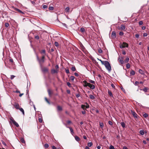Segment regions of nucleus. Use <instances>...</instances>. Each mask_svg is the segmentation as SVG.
Wrapping results in <instances>:
<instances>
[{"instance_id": "nucleus-1", "label": "nucleus", "mask_w": 149, "mask_h": 149, "mask_svg": "<svg viewBox=\"0 0 149 149\" xmlns=\"http://www.w3.org/2000/svg\"><path fill=\"white\" fill-rule=\"evenodd\" d=\"M83 82L84 84V87L88 86L91 89H93L95 88V86L94 85L91 84L90 83H88L86 81H84Z\"/></svg>"}, {"instance_id": "nucleus-2", "label": "nucleus", "mask_w": 149, "mask_h": 149, "mask_svg": "<svg viewBox=\"0 0 149 149\" xmlns=\"http://www.w3.org/2000/svg\"><path fill=\"white\" fill-rule=\"evenodd\" d=\"M105 62L103 65H105L106 68L109 72H110L111 70V67L110 64L108 61H105Z\"/></svg>"}, {"instance_id": "nucleus-3", "label": "nucleus", "mask_w": 149, "mask_h": 149, "mask_svg": "<svg viewBox=\"0 0 149 149\" xmlns=\"http://www.w3.org/2000/svg\"><path fill=\"white\" fill-rule=\"evenodd\" d=\"M45 56H42L41 59H40L38 61L40 67L42 66V63H43L45 62Z\"/></svg>"}, {"instance_id": "nucleus-4", "label": "nucleus", "mask_w": 149, "mask_h": 149, "mask_svg": "<svg viewBox=\"0 0 149 149\" xmlns=\"http://www.w3.org/2000/svg\"><path fill=\"white\" fill-rule=\"evenodd\" d=\"M41 71L44 73L47 72L48 71V69L46 67H43L42 65L40 67Z\"/></svg>"}, {"instance_id": "nucleus-5", "label": "nucleus", "mask_w": 149, "mask_h": 149, "mask_svg": "<svg viewBox=\"0 0 149 149\" xmlns=\"http://www.w3.org/2000/svg\"><path fill=\"white\" fill-rule=\"evenodd\" d=\"M128 46V45L127 43L123 42V44L121 45L120 47L121 48H122L125 47H127Z\"/></svg>"}, {"instance_id": "nucleus-6", "label": "nucleus", "mask_w": 149, "mask_h": 149, "mask_svg": "<svg viewBox=\"0 0 149 149\" xmlns=\"http://www.w3.org/2000/svg\"><path fill=\"white\" fill-rule=\"evenodd\" d=\"M123 57L119 56L118 58V60L120 63L122 64L125 63L124 61L123 60Z\"/></svg>"}, {"instance_id": "nucleus-7", "label": "nucleus", "mask_w": 149, "mask_h": 149, "mask_svg": "<svg viewBox=\"0 0 149 149\" xmlns=\"http://www.w3.org/2000/svg\"><path fill=\"white\" fill-rule=\"evenodd\" d=\"M10 120L12 122L13 124L15 125L16 127H18L19 126L18 124L14 120L13 118L10 119Z\"/></svg>"}, {"instance_id": "nucleus-8", "label": "nucleus", "mask_w": 149, "mask_h": 149, "mask_svg": "<svg viewBox=\"0 0 149 149\" xmlns=\"http://www.w3.org/2000/svg\"><path fill=\"white\" fill-rule=\"evenodd\" d=\"M65 125L66 127H67L69 128L71 133L72 134V135H73V134H74V132L73 130L72 129V128L71 127H68L67 126V125L66 124H65Z\"/></svg>"}, {"instance_id": "nucleus-9", "label": "nucleus", "mask_w": 149, "mask_h": 149, "mask_svg": "<svg viewBox=\"0 0 149 149\" xmlns=\"http://www.w3.org/2000/svg\"><path fill=\"white\" fill-rule=\"evenodd\" d=\"M14 9L16 11L18 12L19 13H22V14H24V13L23 12H22L21 10H20L18 8H14Z\"/></svg>"}, {"instance_id": "nucleus-10", "label": "nucleus", "mask_w": 149, "mask_h": 149, "mask_svg": "<svg viewBox=\"0 0 149 149\" xmlns=\"http://www.w3.org/2000/svg\"><path fill=\"white\" fill-rule=\"evenodd\" d=\"M131 113L134 118H137V115L135 112L132 111Z\"/></svg>"}, {"instance_id": "nucleus-11", "label": "nucleus", "mask_w": 149, "mask_h": 149, "mask_svg": "<svg viewBox=\"0 0 149 149\" xmlns=\"http://www.w3.org/2000/svg\"><path fill=\"white\" fill-rule=\"evenodd\" d=\"M51 72L52 74H54L55 73H57L58 71L56 70L52 69L51 70Z\"/></svg>"}, {"instance_id": "nucleus-12", "label": "nucleus", "mask_w": 149, "mask_h": 149, "mask_svg": "<svg viewBox=\"0 0 149 149\" xmlns=\"http://www.w3.org/2000/svg\"><path fill=\"white\" fill-rule=\"evenodd\" d=\"M48 92V94L49 96L50 97L51 96V95L53 93L52 91H51V90L49 89H48L47 90Z\"/></svg>"}, {"instance_id": "nucleus-13", "label": "nucleus", "mask_w": 149, "mask_h": 149, "mask_svg": "<svg viewBox=\"0 0 149 149\" xmlns=\"http://www.w3.org/2000/svg\"><path fill=\"white\" fill-rule=\"evenodd\" d=\"M14 107L17 109H19V105L18 104L16 103L14 105Z\"/></svg>"}, {"instance_id": "nucleus-14", "label": "nucleus", "mask_w": 149, "mask_h": 149, "mask_svg": "<svg viewBox=\"0 0 149 149\" xmlns=\"http://www.w3.org/2000/svg\"><path fill=\"white\" fill-rule=\"evenodd\" d=\"M111 36L112 37H116V34L115 31H113L112 33Z\"/></svg>"}, {"instance_id": "nucleus-15", "label": "nucleus", "mask_w": 149, "mask_h": 149, "mask_svg": "<svg viewBox=\"0 0 149 149\" xmlns=\"http://www.w3.org/2000/svg\"><path fill=\"white\" fill-rule=\"evenodd\" d=\"M125 28V26L123 24H122L120 25V29L122 30H124Z\"/></svg>"}, {"instance_id": "nucleus-16", "label": "nucleus", "mask_w": 149, "mask_h": 149, "mask_svg": "<svg viewBox=\"0 0 149 149\" xmlns=\"http://www.w3.org/2000/svg\"><path fill=\"white\" fill-rule=\"evenodd\" d=\"M57 110L58 111H61L62 110V108L61 107L58 106L57 107Z\"/></svg>"}, {"instance_id": "nucleus-17", "label": "nucleus", "mask_w": 149, "mask_h": 149, "mask_svg": "<svg viewBox=\"0 0 149 149\" xmlns=\"http://www.w3.org/2000/svg\"><path fill=\"white\" fill-rule=\"evenodd\" d=\"M80 31L81 33H84L85 32V28L83 27H81L80 28Z\"/></svg>"}, {"instance_id": "nucleus-18", "label": "nucleus", "mask_w": 149, "mask_h": 149, "mask_svg": "<svg viewBox=\"0 0 149 149\" xmlns=\"http://www.w3.org/2000/svg\"><path fill=\"white\" fill-rule=\"evenodd\" d=\"M88 81L90 82V83H91L92 84H95V81H94L91 80V79H89L88 80Z\"/></svg>"}, {"instance_id": "nucleus-19", "label": "nucleus", "mask_w": 149, "mask_h": 149, "mask_svg": "<svg viewBox=\"0 0 149 149\" xmlns=\"http://www.w3.org/2000/svg\"><path fill=\"white\" fill-rule=\"evenodd\" d=\"M121 125L123 128L125 127V124L123 122H121L120 123Z\"/></svg>"}, {"instance_id": "nucleus-20", "label": "nucleus", "mask_w": 149, "mask_h": 149, "mask_svg": "<svg viewBox=\"0 0 149 149\" xmlns=\"http://www.w3.org/2000/svg\"><path fill=\"white\" fill-rule=\"evenodd\" d=\"M20 141L22 143H25V141L23 138H20Z\"/></svg>"}, {"instance_id": "nucleus-21", "label": "nucleus", "mask_w": 149, "mask_h": 149, "mask_svg": "<svg viewBox=\"0 0 149 149\" xmlns=\"http://www.w3.org/2000/svg\"><path fill=\"white\" fill-rule=\"evenodd\" d=\"M21 111L23 115L24 114V109L22 108H19V109Z\"/></svg>"}, {"instance_id": "nucleus-22", "label": "nucleus", "mask_w": 149, "mask_h": 149, "mask_svg": "<svg viewBox=\"0 0 149 149\" xmlns=\"http://www.w3.org/2000/svg\"><path fill=\"white\" fill-rule=\"evenodd\" d=\"M108 93L110 96L113 97V96L112 93L109 90L108 91Z\"/></svg>"}, {"instance_id": "nucleus-23", "label": "nucleus", "mask_w": 149, "mask_h": 149, "mask_svg": "<svg viewBox=\"0 0 149 149\" xmlns=\"http://www.w3.org/2000/svg\"><path fill=\"white\" fill-rule=\"evenodd\" d=\"M70 10V8L69 7H67L65 9V12H69Z\"/></svg>"}, {"instance_id": "nucleus-24", "label": "nucleus", "mask_w": 149, "mask_h": 149, "mask_svg": "<svg viewBox=\"0 0 149 149\" xmlns=\"http://www.w3.org/2000/svg\"><path fill=\"white\" fill-rule=\"evenodd\" d=\"M129 58L128 57H126V59L124 61L125 63H127L129 61Z\"/></svg>"}, {"instance_id": "nucleus-25", "label": "nucleus", "mask_w": 149, "mask_h": 149, "mask_svg": "<svg viewBox=\"0 0 149 149\" xmlns=\"http://www.w3.org/2000/svg\"><path fill=\"white\" fill-rule=\"evenodd\" d=\"M75 139L77 141H79L80 140V139L79 137L77 136H75Z\"/></svg>"}, {"instance_id": "nucleus-26", "label": "nucleus", "mask_w": 149, "mask_h": 149, "mask_svg": "<svg viewBox=\"0 0 149 149\" xmlns=\"http://www.w3.org/2000/svg\"><path fill=\"white\" fill-rule=\"evenodd\" d=\"M139 133L141 135H143L144 134V131L143 130H140L139 132Z\"/></svg>"}, {"instance_id": "nucleus-27", "label": "nucleus", "mask_w": 149, "mask_h": 149, "mask_svg": "<svg viewBox=\"0 0 149 149\" xmlns=\"http://www.w3.org/2000/svg\"><path fill=\"white\" fill-rule=\"evenodd\" d=\"M135 73V72L133 70H132L130 72V74L132 75H134Z\"/></svg>"}, {"instance_id": "nucleus-28", "label": "nucleus", "mask_w": 149, "mask_h": 149, "mask_svg": "<svg viewBox=\"0 0 149 149\" xmlns=\"http://www.w3.org/2000/svg\"><path fill=\"white\" fill-rule=\"evenodd\" d=\"M143 116L144 117L146 118L148 117V115L147 113H145L143 114Z\"/></svg>"}, {"instance_id": "nucleus-29", "label": "nucleus", "mask_w": 149, "mask_h": 149, "mask_svg": "<svg viewBox=\"0 0 149 149\" xmlns=\"http://www.w3.org/2000/svg\"><path fill=\"white\" fill-rule=\"evenodd\" d=\"M71 70L73 71H74L76 70V69L74 66H73L71 68Z\"/></svg>"}, {"instance_id": "nucleus-30", "label": "nucleus", "mask_w": 149, "mask_h": 149, "mask_svg": "<svg viewBox=\"0 0 149 149\" xmlns=\"http://www.w3.org/2000/svg\"><path fill=\"white\" fill-rule=\"evenodd\" d=\"M93 145V143L92 142H89L88 143V147H91Z\"/></svg>"}, {"instance_id": "nucleus-31", "label": "nucleus", "mask_w": 149, "mask_h": 149, "mask_svg": "<svg viewBox=\"0 0 149 149\" xmlns=\"http://www.w3.org/2000/svg\"><path fill=\"white\" fill-rule=\"evenodd\" d=\"M139 72L141 74H144L143 71H142V70H141V69H140L139 70Z\"/></svg>"}, {"instance_id": "nucleus-32", "label": "nucleus", "mask_w": 149, "mask_h": 149, "mask_svg": "<svg viewBox=\"0 0 149 149\" xmlns=\"http://www.w3.org/2000/svg\"><path fill=\"white\" fill-rule=\"evenodd\" d=\"M89 96L90 98L91 99H93L95 98V97L93 95H90Z\"/></svg>"}, {"instance_id": "nucleus-33", "label": "nucleus", "mask_w": 149, "mask_h": 149, "mask_svg": "<svg viewBox=\"0 0 149 149\" xmlns=\"http://www.w3.org/2000/svg\"><path fill=\"white\" fill-rule=\"evenodd\" d=\"M74 79V76H71L70 77V79L72 81H73Z\"/></svg>"}, {"instance_id": "nucleus-34", "label": "nucleus", "mask_w": 149, "mask_h": 149, "mask_svg": "<svg viewBox=\"0 0 149 149\" xmlns=\"http://www.w3.org/2000/svg\"><path fill=\"white\" fill-rule=\"evenodd\" d=\"M130 67V65L129 63H128L126 65V68H127L128 69Z\"/></svg>"}, {"instance_id": "nucleus-35", "label": "nucleus", "mask_w": 149, "mask_h": 149, "mask_svg": "<svg viewBox=\"0 0 149 149\" xmlns=\"http://www.w3.org/2000/svg\"><path fill=\"white\" fill-rule=\"evenodd\" d=\"M54 45L56 47H57L59 46V44H58V43L57 42H55Z\"/></svg>"}, {"instance_id": "nucleus-36", "label": "nucleus", "mask_w": 149, "mask_h": 149, "mask_svg": "<svg viewBox=\"0 0 149 149\" xmlns=\"http://www.w3.org/2000/svg\"><path fill=\"white\" fill-rule=\"evenodd\" d=\"M49 145L47 143H45L44 145V147L46 148H48L49 147Z\"/></svg>"}, {"instance_id": "nucleus-37", "label": "nucleus", "mask_w": 149, "mask_h": 149, "mask_svg": "<svg viewBox=\"0 0 149 149\" xmlns=\"http://www.w3.org/2000/svg\"><path fill=\"white\" fill-rule=\"evenodd\" d=\"M148 89L146 87H145L143 89V90L145 92H146L147 91Z\"/></svg>"}, {"instance_id": "nucleus-38", "label": "nucleus", "mask_w": 149, "mask_h": 149, "mask_svg": "<svg viewBox=\"0 0 149 149\" xmlns=\"http://www.w3.org/2000/svg\"><path fill=\"white\" fill-rule=\"evenodd\" d=\"M49 9L50 10H52L54 9V7L52 6H49Z\"/></svg>"}, {"instance_id": "nucleus-39", "label": "nucleus", "mask_w": 149, "mask_h": 149, "mask_svg": "<svg viewBox=\"0 0 149 149\" xmlns=\"http://www.w3.org/2000/svg\"><path fill=\"white\" fill-rule=\"evenodd\" d=\"M67 85L70 87L71 86V85L70 83L69 82H67Z\"/></svg>"}, {"instance_id": "nucleus-40", "label": "nucleus", "mask_w": 149, "mask_h": 149, "mask_svg": "<svg viewBox=\"0 0 149 149\" xmlns=\"http://www.w3.org/2000/svg\"><path fill=\"white\" fill-rule=\"evenodd\" d=\"M9 26V24L8 23H6L5 24V27H7Z\"/></svg>"}, {"instance_id": "nucleus-41", "label": "nucleus", "mask_w": 149, "mask_h": 149, "mask_svg": "<svg viewBox=\"0 0 149 149\" xmlns=\"http://www.w3.org/2000/svg\"><path fill=\"white\" fill-rule=\"evenodd\" d=\"M42 8L44 9H45L47 8H48V6L47 5H44L43 6Z\"/></svg>"}, {"instance_id": "nucleus-42", "label": "nucleus", "mask_w": 149, "mask_h": 149, "mask_svg": "<svg viewBox=\"0 0 149 149\" xmlns=\"http://www.w3.org/2000/svg\"><path fill=\"white\" fill-rule=\"evenodd\" d=\"M109 149H114V148L113 146L111 145L109 147Z\"/></svg>"}, {"instance_id": "nucleus-43", "label": "nucleus", "mask_w": 149, "mask_h": 149, "mask_svg": "<svg viewBox=\"0 0 149 149\" xmlns=\"http://www.w3.org/2000/svg\"><path fill=\"white\" fill-rule=\"evenodd\" d=\"M100 127H103L104 125L103 123H100Z\"/></svg>"}, {"instance_id": "nucleus-44", "label": "nucleus", "mask_w": 149, "mask_h": 149, "mask_svg": "<svg viewBox=\"0 0 149 149\" xmlns=\"http://www.w3.org/2000/svg\"><path fill=\"white\" fill-rule=\"evenodd\" d=\"M41 53H43L44 54H45V51L44 49H42L41 52Z\"/></svg>"}, {"instance_id": "nucleus-45", "label": "nucleus", "mask_w": 149, "mask_h": 149, "mask_svg": "<svg viewBox=\"0 0 149 149\" xmlns=\"http://www.w3.org/2000/svg\"><path fill=\"white\" fill-rule=\"evenodd\" d=\"M45 101L49 104H50V102L47 99V98L46 97L45 98Z\"/></svg>"}, {"instance_id": "nucleus-46", "label": "nucleus", "mask_w": 149, "mask_h": 149, "mask_svg": "<svg viewBox=\"0 0 149 149\" xmlns=\"http://www.w3.org/2000/svg\"><path fill=\"white\" fill-rule=\"evenodd\" d=\"M67 123L68 124H70L72 123V122L70 120H68L67 121Z\"/></svg>"}, {"instance_id": "nucleus-47", "label": "nucleus", "mask_w": 149, "mask_h": 149, "mask_svg": "<svg viewBox=\"0 0 149 149\" xmlns=\"http://www.w3.org/2000/svg\"><path fill=\"white\" fill-rule=\"evenodd\" d=\"M65 72L67 74H69L70 73L69 71V69H65Z\"/></svg>"}, {"instance_id": "nucleus-48", "label": "nucleus", "mask_w": 149, "mask_h": 149, "mask_svg": "<svg viewBox=\"0 0 149 149\" xmlns=\"http://www.w3.org/2000/svg\"><path fill=\"white\" fill-rule=\"evenodd\" d=\"M85 107V105L84 104H82L81 105V108L83 109L84 110V108Z\"/></svg>"}, {"instance_id": "nucleus-49", "label": "nucleus", "mask_w": 149, "mask_h": 149, "mask_svg": "<svg viewBox=\"0 0 149 149\" xmlns=\"http://www.w3.org/2000/svg\"><path fill=\"white\" fill-rule=\"evenodd\" d=\"M139 25H141L143 24V22L142 21H141L139 22Z\"/></svg>"}, {"instance_id": "nucleus-50", "label": "nucleus", "mask_w": 149, "mask_h": 149, "mask_svg": "<svg viewBox=\"0 0 149 149\" xmlns=\"http://www.w3.org/2000/svg\"><path fill=\"white\" fill-rule=\"evenodd\" d=\"M15 77V76L13 75H11V77H10V79H13Z\"/></svg>"}, {"instance_id": "nucleus-51", "label": "nucleus", "mask_w": 149, "mask_h": 149, "mask_svg": "<svg viewBox=\"0 0 149 149\" xmlns=\"http://www.w3.org/2000/svg\"><path fill=\"white\" fill-rule=\"evenodd\" d=\"M123 32H120L119 33V35L121 36H122L123 35Z\"/></svg>"}, {"instance_id": "nucleus-52", "label": "nucleus", "mask_w": 149, "mask_h": 149, "mask_svg": "<svg viewBox=\"0 0 149 149\" xmlns=\"http://www.w3.org/2000/svg\"><path fill=\"white\" fill-rule=\"evenodd\" d=\"M99 61H101L102 64V65H103L104 64V63L105 62V61H102V60H101V59L99 60Z\"/></svg>"}, {"instance_id": "nucleus-53", "label": "nucleus", "mask_w": 149, "mask_h": 149, "mask_svg": "<svg viewBox=\"0 0 149 149\" xmlns=\"http://www.w3.org/2000/svg\"><path fill=\"white\" fill-rule=\"evenodd\" d=\"M98 52L100 53H101L102 52V51L101 49H100L98 50Z\"/></svg>"}, {"instance_id": "nucleus-54", "label": "nucleus", "mask_w": 149, "mask_h": 149, "mask_svg": "<svg viewBox=\"0 0 149 149\" xmlns=\"http://www.w3.org/2000/svg\"><path fill=\"white\" fill-rule=\"evenodd\" d=\"M108 123H109V124L110 125H112V124H113V123L111 121H109L108 122Z\"/></svg>"}, {"instance_id": "nucleus-55", "label": "nucleus", "mask_w": 149, "mask_h": 149, "mask_svg": "<svg viewBox=\"0 0 149 149\" xmlns=\"http://www.w3.org/2000/svg\"><path fill=\"white\" fill-rule=\"evenodd\" d=\"M86 104L87 105L86 106H85V107L86 108H88L89 107V105L87 103H86Z\"/></svg>"}, {"instance_id": "nucleus-56", "label": "nucleus", "mask_w": 149, "mask_h": 149, "mask_svg": "<svg viewBox=\"0 0 149 149\" xmlns=\"http://www.w3.org/2000/svg\"><path fill=\"white\" fill-rule=\"evenodd\" d=\"M39 121L40 123H42V118H39Z\"/></svg>"}, {"instance_id": "nucleus-57", "label": "nucleus", "mask_w": 149, "mask_h": 149, "mask_svg": "<svg viewBox=\"0 0 149 149\" xmlns=\"http://www.w3.org/2000/svg\"><path fill=\"white\" fill-rule=\"evenodd\" d=\"M29 104H30L31 105H34L33 104V102H31V101L30 102H29Z\"/></svg>"}, {"instance_id": "nucleus-58", "label": "nucleus", "mask_w": 149, "mask_h": 149, "mask_svg": "<svg viewBox=\"0 0 149 149\" xmlns=\"http://www.w3.org/2000/svg\"><path fill=\"white\" fill-rule=\"evenodd\" d=\"M139 83L138 81H136L135 82L134 84L136 86L138 84H139Z\"/></svg>"}, {"instance_id": "nucleus-59", "label": "nucleus", "mask_w": 149, "mask_h": 149, "mask_svg": "<svg viewBox=\"0 0 149 149\" xmlns=\"http://www.w3.org/2000/svg\"><path fill=\"white\" fill-rule=\"evenodd\" d=\"M146 27L145 26H143L142 27V29L143 30H145L146 29Z\"/></svg>"}, {"instance_id": "nucleus-60", "label": "nucleus", "mask_w": 149, "mask_h": 149, "mask_svg": "<svg viewBox=\"0 0 149 149\" xmlns=\"http://www.w3.org/2000/svg\"><path fill=\"white\" fill-rule=\"evenodd\" d=\"M74 74L76 76V77H78L79 76V74H78L77 73H74Z\"/></svg>"}, {"instance_id": "nucleus-61", "label": "nucleus", "mask_w": 149, "mask_h": 149, "mask_svg": "<svg viewBox=\"0 0 149 149\" xmlns=\"http://www.w3.org/2000/svg\"><path fill=\"white\" fill-rule=\"evenodd\" d=\"M147 36V34L146 33H144L143 34V36L144 37Z\"/></svg>"}, {"instance_id": "nucleus-62", "label": "nucleus", "mask_w": 149, "mask_h": 149, "mask_svg": "<svg viewBox=\"0 0 149 149\" xmlns=\"http://www.w3.org/2000/svg\"><path fill=\"white\" fill-rule=\"evenodd\" d=\"M111 86L113 88H115V86H114V84H111Z\"/></svg>"}, {"instance_id": "nucleus-63", "label": "nucleus", "mask_w": 149, "mask_h": 149, "mask_svg": "<svg viewBox=\"0 0 149 149\" xmlns=\"http://www.w3.org/2000/svg\"><path fill=\"white\" fill-rule=\"evenodd\" d=\"M67 92L68 94H70V91L69 90H67Z\"/></svg>"}, {"instance_id": "nucleus-64", "label": "nucleus", "mask_w": 149, "mask_h": 149, "mask_svg": "<svg viewBox=\"0 0 149 149\" xmlns=\"http://www.w3.org/2000/svg\"><path fill=\"white\" fill-rule=\"evenodd\" d=\"M122 53L124 55H125L126 54V52L125 51H123L122 52Z\"/></svg>"}]
</instances>
